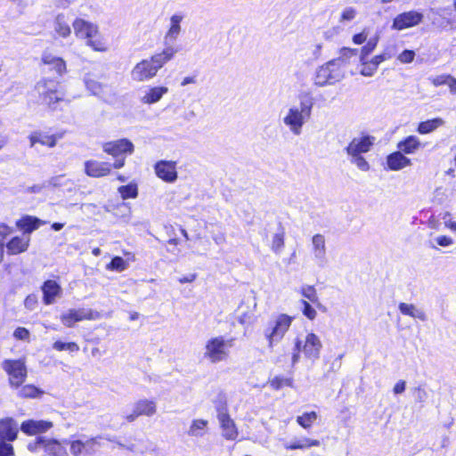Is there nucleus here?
I'll return each instance as SVG.
<instances>
[{
  "label": "nucleus",
  "instance_id": "1",
  "mask_svg": "<svg viewBox=\"0 0 456 456\" xmlns=\"http://www.w3.org/2000/svg\"><path fill=\"white\" fill-rule=\"evenodd\" d=\"M177 49L172 46L166 47L162 52L152 54L150 58L137 62L131 71L133 80L144 82L155 77L159 70L171 61Z\"/></svg>",
  "mask_w": 456,
  "mask_h": 456
},
{
  "label": "nucleus",
  "instance_id": "2",
  "mask_svg": "<svg viewBox=\"0 0 456 456\" xmlns=\"http://www.w3.org/2000/svg\"><path fill=\"white\" fill-rule=\"evenodd\" d=\"M322 346L321 338L313 331L307 332L304 338H295L290 359L291 367L300 361L301 354L312 362H316L321 357Z\"/></svg>",
  "mask_w": 456,
  "mask_h": 456
},
{
  "label": "nucleus",
  "instance_id": "3",
  "mask_svg": "<svg viewBox=\"0 0 456 456\" xmlns=\"http://www.w3.org/2000/svg\"><path fill=\"white\" fill-rule=\"evenodd\" d=\"M72 26L76 37L85 40L86 45L90 46L93 50L103 52L107 49L106 44L96 24L82 18H76Z\"/></svg>",
  "mask_w": 456,
  "mask_h": 456
},
{
  "label": "nucleus",
  "instance_id": "4",
  "mask_svg": "<svg viewBox=\"0 0 456 456\" xmlns=\"http://www.w3.org/2000/svg\"><path fill=\"white\" fill-rule=\"evenodd\" d=\"M294 317L287 314H279L268 322L264 329V336L269 349H273L285 337L289 330Z\"/></svg>",
  "mask_w": 456,
  "mask_h": 456
},
{
  "label": "nucleus",
  "instance_id": "5",
  "mask_svg": "<svg viewBox=\"0 0 456 456\" xmlns=\"http://www.w3.org/2000/svg\"><path fill=\"white\" fill-rule=\"evenodd\" d=\"M233 341L232 338L225 339L223 336L211 337L205 343L204 358L211 363L226 362L230 358V348Z\"/></svg>",
  "mask_w": 456,
  "mask_h": 456
},
{
  "label": "nucleus",
  "instance_id": "6",
  "mask_svg": "<svg viewBox=\"0 0 456 456\" xmlns=\"http://www.w3.org/2000/svg\"><path fill=\"white\" fill-rule=\"evenodd\" d=\"M59 83L53 79H42L35 86V91L43 104L51 110H56L60 102H64V93L57 89Z\"/></svg>",
  "mask_w": 456,
  "mask_h": 456
},
{
  "label": "nucleus",
  "instance_id": "7",
  "mask_svg": "<svg viewBox=\"0 0 456 456\" xmlns=\"http://www.w3.org/2000/svg\"><path fill=\"white\" fill-rule=\"evenodd\" d=\"M217 419L222 429V435L226 440L234 441L239 436V431L234 420L228 412L227 402L224 399L218 400L216 403Z\"/></svg>",
  "mask_w": 456,
  "mask_h": 456
},
{
  "label": "nucleus",
  "instance_id": "8",
  "mask_svg": "<svg viewBox=\"0 0 456 456\" xmlns=\"http://www.w3.org/2000/svg\"><path fill=\"white\" fill-rule=\"evenodd\" d=\"M124 167V159H116L113 163L88 159L84 163L85 174L93 178H102L112 174V169Z\"/></svg>",
  "mask_w": 456,
  "mask_h": 456
},
{
  "label": "nucleus",
  "instance_id": "9",
  "mask_svg": "<svg viewBox=\"0 0 456 456\" xmlns=\"http://www.w3.org/2000/svg\"><path fill=\"white\" fill-rule=\"evenodd\" d=\"M340 62H342V60L335 59L321 66L315 74V84L317 86H324L338 81L343 77Z\"/></svg>",
  "mask_w": 456,
  "mask_h": 456
},
{
  "label": "nucleus",
  "instance_id": "10",
  "mask_svg": "<svg viewBox=\"0 0 456 456\" xmlns=\"http://www.w3.org/2000/svg\"><path fill=\"white\" fill-rule=\"evenodd\" d=\"M313 103L310 101L301 102L300 109H289L288 115L284 118V123L289 126L290 130L298 134L304 125L305 118L311 115Z\"/></svg>",
  "mask_w": 456,
  "mask_h": 456
},
{
  "label": "nucleus",
  "instance_id": "11",
  "mask_svg": "<svg viewBox=\"0 0 456 456\" xmlns=\"http://www.w3.org/2000/svg\"><path fill=\"white\" fill-rule=\"evenodd\" d=\"M102 149L104 153L113 157L115 160L124 159L125 165L126 157L134 153V145L129 139L121 138L103 142Z\"/></svg>",
  "mask_w": 456,
  "mask_h": 456
},
{
  "label": "nucleus",
  "instance_id": "12",
  "mask_svg": "<svg viewBox=\"0 0 456 456\" xmlns=\"http://www.w3.org/2000/svg\"><path fill=\"white\" fill-rule=\"evenodd\" d=\"M100 313L90 308H71L60 315V321L66 328H72L77 322L99 319Z\"/></svg>",
  "mask_w": 456,
  "mask_h": 456
},
{
  "label": "nucleus",
  "instance_id": "13",
  "mask_svg": "<svg viewBox=\"0 0 456 456\" xmlns=\"http://www.w3.org/2000/svg\"><path fill=\"white\" fill-rule=\"evenodd\" d=\"M4 369L9 375L10 383L12 387H19L27 377L25 358L19 360H5L3 363Z\"/></svg>",
  "mask_w": 456,
  "mask_h": 456
},
{
  "label": "nucleus",
  "instance_id": "14",
  "mask_svg": "<svg viewBox=\"0 0 456 456\" xmlns=\"http://www.w3.org/2000/svg\"><path fill=\"white\" fill-rule=\"evenodd\" d=\"M423 17L421 12L414 10L403 12L394 18L391 28L398 31L410 28L421 23Z\"/></svg>",
  "mask_w": 456,
  "mask_h": 456
},
{
  "label": "nucleus",
  "instance_id": "15",
  "mask_svg": "<svg viewBox=\"0 0 456 456\" xmlns=\"http://www.w3.org/2000/svg\"><path fill=\"white\" fill-rule=\"evenodd\" d=\"M44 449L46 452L53 456H65L66 451L62 444L56 439H46L43 436H37L35 440L30 443V451H37Z\"/></svg>",
  "mask_w": 456,
  "mask_h": 456
},
{
  "label": "nucleus",
  "instance_id": "16",
  "mask_svg": "<svg viewBox=\"0 0 456 456\" xmlns=\"http://www.w3.org/2000/svg\"><path fill=\"white\" fill-rule=\"evenodd\" d=\"M157 412V405L154 400L140 399L134 404L132 411L126 415L127 422H133L141 416L151 417Z\"/></svg>",
  "mask_w": 456,
  "mask_h": 456
},
{
  "label": "nucleus",
  "instance_id": "17",
  "mask_svg": "<svg viewBox=\"0 0 456 456\" xmlns=\"http://www.w3.org/2000/svg\"><path fill=\"white\" fill-rule=\"evenodd\" d=\"M156 175L165 183H174L178 177L176 161L159 160L154 164Z\"/></svg>",
  "mask_w": 456,
  "mask_h": 456
},
{
  "label": "nucleus",
  "instance_id": "18",
  "mask_svg": "<svg viewBox=\"0 0 456 456\" xmlns=\"http://www.w3.org/2000/svg\"><path fill=\"white\" fill-rule=\"evenodd\" d=\"M64 133H52L51 130H39L30 134V146L40 144L49 148L54 147L57 141L63 137Z\"/></svg>",
  "mask_w": 456,
  "mask_h": 456
},
{
  "label": "nucleus",
  "instance_id": "19",
  "mask_svg": "<svg viewBox=\"0 0 456 456\" xmlns=\"http://www.w3.org/2000/svg\"><path fill=\"white\" fill-rule=\"evenodd\" d=\"M41 61L46 66V71L53 73L56 77H61L67 72L66 61L62 58L54 56L50 53H44Z\"/></svg>",
  "mask_w": 456,
  "mask_h": 456
},
{
  "label": "nucleus",
  "instance_id": "20",
  "mask_svg": "<svg viewBox=\"0 0 456 456\" xmlns=\"http://www.w3.org/2000/svg\"><path fill=\"white\" fill-rule=\"evenodd\" d=\"M374 144V137L363 135L354 138L346 146V151L348 155L362 154L370 151Z\"/></svg>",
  "mask_w": 456,
  "mask_h": 456
},
{
  "label": "nucleus",
  "instance_id": "21",
  "mask_svg": "<svg viewBox=\"0 0 456 456\" xmlns=\"http://www.w3.org/2000/svg\"><path fill=\"white\" fill-rule=\"evenodd\" d=\"M392 58V53L390 51H384L383 53L373 56L370 60H367L366 62H363V65L361 69V74L365 77L372 76L378 69L379 65Z\"/></svg>",
  "mask_w": 456,
  "mask_h": 456
},
{
  "label": "nucleus",
  "instance_id": "22",
  "mask_svg": "<svg viewBox=\"0 0 456 456\" xmlns=\"http://www.w3.org/2000/svg\"><path fill=\"white\" fill-rule=\"evenodd\" d=\"M19 425L12 418L0 419V440L13 441L17 437Z\"/></svg>",
  "mask_w": 456,
  "mask_h": 456
},
{
  "label": "nucleus",
  "instance_id": "23",
  "mask_svg": "<svg viewBox=\"0 0 456 456\" xmlns=\"http://www.w3.org/2000/svg\"><path fill=\"white\" fill-rule=\"evenodd\" d=\"M387 168L397 171L411 165L409 158L405 157L400 151L390 153L387 157Z\"/></svg>",
  "mask_w": 456,
  "mask_h": 456
},
{
  "label": "nucleus",
  "instance_id": "24",
  "mask_svg": "<svg viewBox=\"0 0 456 456\" xmlns=\"http://www.w3.org/2000/svg\"><path fill=\"white\" fill-rule=\"evenodd\" d=\"M44 302L46 305L52 304L55 297L61 293V286L53 280H47L42 286Z\"/></svg>",
  "mask_w": 456,
  "mask_h": 456
},
{
  "label": "nucleus",
  "instance_id": "25",
  "mask_svg": "<svg viewBox=\"0 0 456 456\" xmlns=\"http://www.w3.org/2000/svg\"><path fill=\"white\" fill-rule=\"evenodd\" d=\"M420 145L417 136L409 135L397 143V149L403 154H412L420 148Z\"/></svg>",
  "mask_w": 456,
  "mask_h": 456
},
{
  "label": "nucleus",
  "instance_id": "26",
  "mask_svg": "<svg viewBox=\"0 0 456 456\" xmlns=\"http://www.w3.org/2000/svg\"><path fill=\"white\" fill-rule=\"evenodd\" d=\"M168 92L167 86L151 87L142 98V102L146 104H152L159 102L164 94Z\"/></svg>",
  "mask_w": 456,
  "mask_h": 456
},
{
  "label": "nucleus",
  "instance_id": "27",
  "mask_svg": "<svg viewBox=\"0 0 456 456\" xmlns=\"http://www.w3.org/2000/svg\"><path fill=\"white\" fill-rule=\"evenodd\" d=\"M319 415L316 411H305L301 415H298L296 419V422L304 429H310L314 424L317 421Z\"/></svg>",
  "mask_w": 456,
  "mask_h": 456
},
{
  "label": "nucleus",
  "instance_id": "28",
  "mask_svg": "<svg viewBox=\"0 0 456 456\" xmlns=\"http://www.w3.org/2000/svg\"><path fill=\"white\" fill-rule=\"evenodd\" d=\"M444 124V120L440 118H435L432 119H428L425 121H421L419 123L417 131L420 134H426L428 133L433 132L439 126H441Z\"/></svg>",
  "mask_w": 456,
  "mask_h": 456
},
{
  "label": "nucleus",
  "instance_id": "29",
  "mask_svg": "<svg viewBox=\"0 0 456 456\" xmlns=\"http://www.w3.org/2000/svg\"><path fill=\"white\" fill-rule=\"evenodd\" d=\"M321 443L317 439L305 438L302 441H294L284 445L286 450H304L311 447L320 446Z\"/></svg>",
  "mask_w": 456,
  "mask_h": 456
},
{
  "label": "nucleus",
  "instance_id": "30",
  "mask_svg": "<svg viewBox=\"0 0 456 456\" xmlns=\"http://www.w3.org/2000/svg\"><path fill=\"white\" fill-rule=\"evenodd\" d=\"M55 33L61 37H67L70 35L71 29L69 21L63 14L57 15L54 21Z\"/></svg>",
  "mask_w": 456,
  "mask_h": 456
},
{
  "label": "nucleus",
  "instance_id": "31",
  "mask_svg": "<svg viewBox=\"0 0 456 456\" xmlns=\"http://www.w3.org/2000/svg\"><path fill=\"white\" fill-rule=\"evenodd\" d=\"M269 385L273 390L278 391L285 387H293L294 379L292 377H282L278 375L269 379Z\"/></svg>",
  "mask_w": 456,
  "mask_h": 456
},
{
  "label": "nucleus",
  "instance_id": "32",
  "mask_svg": "<svg viewBox=\"0 0 456 456\" xmlns=\"http://www.w3.org/2000/svg\"><path fill=\"white\" fill-rule=\"evenodd\" d=\"M96 436L89 438L86 443L81 440H72L69 442V451L73 456L81 454L86 444H95L97 443Z\"/></svg>",
  "mask_w": 456,
  "mask_h": 456
},
{
  "label": "nucleus",
  "instance_id": "33",
  "mask_svg": "<svg viewBox=\"0 0 456 456\" xmlns=\"http://www.w3.org/2000/svg\"><path fill=\"white\" fill-rule=\"evenodd\" d=\"M183 20V17L181 15L175 14L171 17L170 21V27L166 33L165 38H170V39H175L180 31H181V26L180 23Z\"/></svg>",
  "mask_w": 456,
  "mask_h": 456
},
{
  "label": "nucleus",
  "instance_id": "34",
  "mask_svg": "<svg viewBox=\"0 0 456 456\" xmlns=\"http://www.w3.org/2000/svg\"><path fill=\"white\" fill-rule=\"evenodd\" d=\"M53 426L50 420H33L30 419V436L45 433Z\"/></svg>",
  "mask_w": 456,
  "mask_h": 456
},
{
  "label": "nucleus",
  "instance_id": "35",
  "mask_svg": "<svg viewBox=\"0 0 456 456\" xmlns=\"http://www.w3.org/2000/svg\"><path fill=\"white\" fill-rule=\"evenodd\" d=\"M118 191L122 200L135 199L138 196V187L134 183L119 186Z\"/></svg>",
  "mask_w": 456,
  "mask_h": 456
},
{
  "label": "nucleus",
  "instance_id": "36",
  "mask_svg": "<svg viewBox=\"0 0 456 456\" xmlns=\"http://www.w3.org/2000/svg\"><path fill=\"white\" fill-rule=\"evenodd\" d=\"M27 245L22 239L16 236L7 243L6 248L9 254H18L26 250Z\"/></svg>",
  "mask_w": 456,
  "mask_h": 456
},
{
  "label": "nucleus",
  "instance_id": "37",
  "mask_svg": "<svg viewBox=\"0 0 456 456\" xmlns=\"http://www.w3.org/2000/svg\"><path fill=\"white\" fill-rule=\"evenodd\" d=\"M53 348L58 352L68 351L70 354L77 353L79 351V346L74 342H63L61 340H56L53 344Z\"/></svg>",
  "mask_w": 456,
  "mask_h": 456
},
{
  "label": "nucleus",
  "instance_id": "38",
  "mask_svg": "<svg viewBox=\"0 0 456 456\" xmlns=\"http://www.w3.org/2000/svg\"><path fill=\"white\" fill-rule=\"evenodd\" d=\"M399 310L401 311V313L404 315H408V316H411V317H417L420 320H424L425 319V314L421 311H418L415 306L411 304H407V303H400L399 305Z\"/></svg>",
  "mask_w": 456,
  "mask_h": 456
},
{
  "label": "nucleus",
  "instance_id": "39",
  "mask_svg": "<svg viewBox=\"0 0 456 456\" xmlns=\"http://www.w3.org/2000/svg\"><path fill=\"white\" fill-rule=\"evenodd\" d=\"M300 294L303 296V297L308 299L313 304H314L316 305H321L319 297H318V294H317V291H316L314 286H313V285L303 286L300 289Z\"/></svg>",
  "mask_w": 456,
  "mask_h": 456
},
{
  "label": "nucleus",
  "instance_id": "40",
  "mask_svg": "<svg viewBox=\"0 0 456 456\" xmlns=\"http://www.w3.org/2000/svg\"><path fill=\"white\" fill-rule=\"evenodd\" d=\"M378 44V38H370L361 49L360 62L363 65L366 62L368 56L374 51Z\"/></svg>",
  "mask_w": 456,
  "mask_h": 456
},
{
  "label": "nucleus",
  "instance_id": "41",
  "mask_svg": "<svg viewBox=\"0 0 456 456\" xmlns=\"http://www.w3.org/2000/svg\"><path fill=\"white\" fill-rule=\"evenodd\" d=\"M208 424V422L206 419L192 420V422L190 426L189 431H188L189 436H201L202 433H200V431L204 430L207 428Z\"/></svg>",
  "mask_w": 456,
  "mask_h": 456
},
{
  "label": "nucleus",
  "instance_id": "42",
  "mask_svg": "<svg viewBox=\"0 0 456 456\" xmlns=\"http://www.w3.org/2000/svg\"><path fill=\"white\" fill-rule=\"evenodd\" d=\"M127 267V263L123 257L116 256L111 258L110 262L107 265V269L110 271L122 272Z\"/></svg>",
  "mask_w": 456,
  "mask_h": 456
},
{
  "label": "nucleus",
  "instance_id": "43",
  "mask_svg": "<svg viewBox=\"0 0 456 456\" xmlns=\"http://www.w3.org/2000/svg\"><path fill=\"white\" fill-rule=\"evenodd\" d=\"M285 245V232L284 230L281 232L275 233L273 237L271 248L273 252L279 253Z\"/></svg>",
  "mask_w": 456,
  "mask_h": 456
},
{
  "label": "nucleus",
  "instance_id": "44",
  "mask_svg": "<svg viewBox=\"0 0 456 456\" xmlns=\"http://www.w3.org/2000/svg\"><path fill=\"white\" fill-rule=\"evenodd\" d=\"M301 305L303 315L305 316L310 321L314 320L316 318L317 313L315 309L309 304V302L305 299H302Z\"/></svg>",
  "mask_w": 456,
  "mask_h": 456
},
{
  "label": "nucleus",
  "instance_id": "45",
  "mask_svg": "<svg viewBox=\"0 0 456 456\" xmlns=\"http://www.w3.org/2000/svg\"><path fill=\"white\" fill-rule=\"evenodd\" d=\"M351 157V162L354 163L362 171H368L370 165L362 154L349 155Z\"/></svg>",
  "mask_w": 456,
  "mask_h": 456
},
{
  "label": "nucleus",
  "instance_id": "46",
  "mask_svg": "<svg viewBox=\"0 0 456 456\" xmlns=\"http://www.w3.org/2000/svg\"><path fill=\"white\" fill-rule=\"evenodd\" d=\"M313 245L315 251L323 253L325 250V239L322 234H315L313 237Z\"/></svg>",
  "mask_w": 456,
  "mask_h": 456
},
{
  "label": "nucleus",
  "instance_id": "47",
  "mask_svg": "<svg viewBox=\"0 0 456 456\" xmlns=\"http://www.w3.org/2000/svg\"><path fill=\"white\" fill-rule=\"evenodd\" d=\"M415 53L412 50H403L397 57L398 61L403 64H408L413 61Z\"/></svg>",
  "mask_w": 456,
  "mask_h": 456
},
{
  "label": "nucleus",
  "instance_id": "48",
  "mask_svg": "<svg viewBox=\"0 0 456 456\" xmlns=\"http://www.w3.org/2000/svg\"><path fill=\"white\" fill-rule=\"evenodd\" d=\"M86 86L95 95H100L103 93V86L94 80H87Z\"/></svg>",
  "mask_w": 456,
  "mask_h": 456
},
{
  "label": "nucleus",
  "instance_id": "49",
  "mask_svg": "<svg viewBox=\"0 0 456 456\" xmlns=\"http://www.w3.org/2000/svg\"><path fill=\"white\" fill-rule=\"evenodd\" d=\"M356 16V11L353 7L346 8L340 15L339 21H350L354 20Z\"/></svg>",
  "mask_w": 456,
  "mask_h": 456
},
{
  "label": "nucleus",
  "instance_id": "50",
  "mask_svg": "<svg viewBox=\"0 0 456 456\" xmlns=\"http://www.w3.org/2000/svg\"><path fill=\"white\" fill-rule=\"evenodd\" d=\"M449 76V74L438 75L436 77H429V81L434 86H441L444 85H447Z\"/></svg>",
  "mask_w": 456,
  "mask_h": 456
},
{
  "label": "nucleus",
  "instance_id": "51",
  "mask_svg": "<svg viewBox=\"0 0 456 456\" xmlns=\"http://www.w3.org/2000/svg\"><path fill=\"white\" fill-rule=\"evenodd\" d=\"M441 218L444 220V226L452 232H456V222L452 220L449 212H444Z\"/></svg>",
  "mask_w": 456,
  "mask_h": 456
},
{
  "label": "nucleus",
  "instance_id": "52",
  "mask_svg": "<svg viewBox=\"0 0 456 456\" xmlns=\"http://www.w3.org/2000/svg\"><path fill=\"white\" fill-rule=\"evenodd\" d=\"M12 446L4 440H0V456H11Z\"/></svg>",
  "mask_w": 456,
  "mask_h": 456
},
{
  "label": "nucleus",
  "instance_id": "53",
  "mask_svg": "<svg viewBox=\"0 0 456 456\" xmlns=\"http://www.w3.org/2000/svg\"><path fill=\"white\" fill-rule=\"evenodd\" d=\"M13 337L16 339H20V340L26 339L28 338V330H27L26 328H23V327H19L14 330Z\"/></svg>",
  "mask_w": 456,
  "mask_h": 456
},
{
  "label": "nucleus",
  "instance_id": "54",
  "mask_svg": "<svg viewBox=\"0 0 456 456\" xmlns=\"http://www.w3.org/2000/svg\"><path fill=\"white\" fill-rule=\"evenodd\" d=\"M436 243L441 247H448L453 243V240L449 236L441 235L436 238Z\"/></svg>",
  "mask_w": 456,
  "mask_h": 456
},
{
  "label": "nucleus",
  "instance_id": "55",
  "mask_svg": "<svg viewBox=\"0 0 456 456\" xmlns=\"http://www.w3.org/2000/svg\"><path fill=\"white\" fill-rule=\"evenodd\" d=\"M442 216V214L438 216L432 215L428 220V227L431 229L438 230L440 227L439 218Z\"/></svg>",
  "mask_w": 456,
  "mask_h": 456
},
{
  "label": "nucleus",
  "instance_id": "56",
  "mask_svg": "<svg viewBox=\"0 0 456 456\" xmlns=\"http://www.w3.org/2000/svg\"><path fill=\"white\" fill-rule=\"evenodd\" d=\"M17 226L20 227L21 230H23L24 233H28V216H22V218L17 222Z\"/></svg>",
  "mask_w": 456,
  "mask_h": 456
},
{
  "label": "nucleus",
  "instance_id": "57",
  "mask_svg": "<svg viewBox=\"0 0 456 456\" xmlns=\"http://www.w3.org/2000/svg\"><path fill=\"white\" fill-rule=\"evenodd\" d=\"M357 53L356 49L349 48V47H343L340 49V54L343 57L346 58H351L352 56L355 55Z\"/></svg>",
  "mask_w": 456,
  "mask_h": 456
},
{
  "label": "nucleus",
  "instance_id": "58",
  "mask_svg": "<svg viewBox=\"0 0 456 456\" xmlns=\"http://www.w3.org/2000/svg\"><path fill=\"white\" fill-rule=\"evenodd\" d=\"M367 39V35L364 32L357 33L353 36V42L355 45H362Z\"/></svg>",
  "mask_w": 456,
  "mask_h": 456
},
{
  "label": "nucleus",
  "instance_id": "59",
  "mask_svg": "<svg viewBox=\"0 0 456 456\" xmlns=\"http://www.w3.org/2000/svg\"><path fill=\"white\" fill-rule=\"evenodd\" d=\"M196 278H197V274L196 273H191V274H188V275H184L183 277H180L178 281L181 284L191 283V282H193L196 280Z\"/></svg>",
  "mask_w": 456,
  "mask_h": 456
},
{
  "label": "nucleus",
  "instance_id": "60",
  "mask_svg": "<svg viewBox=\"0 0 456 456\" xmlns=\"http://www.w3.org/2000/svg\"><path fill=\"white\" fill-rule=\"evenodd\" d=\"M405 387H406V383L404 380H399L398 382L395 383L394 388H393V391L395 394H402L403 392H404L405 390Z\"/></svg>",
  "mask_w": 456,
  "mask_h": 456
},
{
  "label": "nucleus",
  "instance_id": "61",
  "mask_svg": "<svg viewBox=\"0 0 456 456\" xmlns=\"http://www.w3.org/2000/svg\"><path fill=\"white\" fill-rule=\"evenodd\" d=\"M45 222L41 221L37 217L30 216V232L39 228Z\"/></svg>",
  "mask_w": 456,
  "mask_h": 456
},
{
  "label": "nucleus",
  "instance_id": "62",
  "mask_svg": "<svg viewBox=\"0 0 456 456\" xmlns=\"http://www.w3.org/2000/svg\"><path fill=\"white\" fill-rule=\"evenodd\" d=\"M415 393L419 402H424L427 398V392L421 387L415 388Z\"/></svg>",
  "mask_w": 456,
  "mask_h": 456
},
{
  "label": "nucleus",
  "instance_id": "63",
  "mask_svg": "<svg viewBox=\"0 0 456 456\" xmlns=\"http://www.w3.org/2000/svg\"><path fill=\"white\" fill-rule=\"evenodd\" d=\"M447 86L452 94H456V78L455 77H453L452 76L450 75L448 81H447Z\"/></svg>",
  "mask_w": 456,
  "mask_h": 456
},
{
  "label": "nucleus",
  "instance_id": "64",
  "mask_svg": "<svg viewBox=\"0 0 456 456\" xmlns=\"http://www.w3.org/2000/svg\"><path fill=\"white\" fill-rule=\"evenodd\" d=\"M452 151L454 152V158H453V161H454V167H451L449 168L446 173L454 177L456 176V146L454 148L452 149Z\"/></svg>",
  "mask_w": 456,
  "mask_h": 456
}]
</instances>
